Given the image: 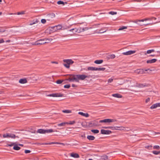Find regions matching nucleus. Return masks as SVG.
<instances>
[{"instance_id":"obj_1","label":"nucleus","mask_w":160,"mask_h":160,"mask_svg":"<svg viewBox=\"0 0 160 160\" xmlns=\"http://www.w3.org/2000/svg\"><path fill=\"white\" fill-rule=\"evenodd\" d=\"M135 83V84H132V87H137L139 88H143L144 87H147L148 86V84H147L146 83H138L137 82H135L134 80L131 81V83H132V82Z\"/></svg>"},{"instance_id":"obj_2","label":"nucleus","mask_w":160,"mask_h":160,"mask_svg":"<svg viewBox=\"0 0 160 160\" xmlns=\"http://www.w3.org/2000/svg\"><path fill=\"white\" fill-rule=\"evenodd\" d=\"M76 78L78 80V82H79V80H84L85 78H89L90 76V75H86L84 74H77L76 75Z\"/></svg>"},{"instance_id":"obj_3","label":"nucleus","mask_w":160,"mask_h":160,"mask_svg":"<svg viewBox=\"0 0 160 160\" xmlns=\"http://www.w3.org/2000/svg\"><path fill=\"white\" fill-rule=\"evenodd\" d=\"M88 29L89 28L87 27H85V28H73L69 30V31H71V30H75V32L80 33L81 32H84L85 31L87 30H88Z\"/></svg>"},{"instance_id":"obj_4","label":"nucleus","mask_w":160,"mask_h":160,"mask_svg":"<svg viewBox=\"0 0 160 160\" xmlns=\"http://www.w3.org/2000/svg\"><path fill=\"white\" fill-rule=\"evenodd\" d=\"M117 120L115 119H104L101 120L99 121L100 123H110L113 122L117 121Z\"/></svg>"},{"instance_id":"obj_5","label":"nucleus","mask_w":160,"mask_h":160,"mask_svg":"<svg viewBox=\"0 0 160 160\" xmlns=\"http://www.w3.org/2000/svg\"><path fill=\"white\" fill-rule=\"evenodd\" d=\"M70 77L66 79V80H68L70 82L75 81L76 82H78V80L76 77V75H70Z\"/></svg>"},{"instance_id":"obj_6","label":"nucleus","mask_w":160,"mask_h":160,"mask_svg":"<svg viewBox=\"0 0 160 160\" xmlns=\"http://www.w3.org/2000/svg\"><path fill=\"white\" fill-rule=\"evenodd\" d=\"M55 17V15L53 13L48 14L46 17V20L47 21H52L53 19Z\"/></svg>"},{"instance_id":"obj_7","label":"nucleus","mask_w":160,"mask_h":160,"mask_svg":"<svg viewBox=\"0 0 160 160\" xmlns=\"http://www.w3.org/2000/svg\"><path fill=\"white\" fill-rule=\"evenodd\" d=\"M62 28V26L60 25H58L57 26H56L51 28L52 30H51L52 32H55L58 30L61 29Z\"/></svg>"},{"instance_id":"obj_8","label":"nucleus","mask_w":160,"mask_h":160,"mask_svg":"<svg viewBox=\"0 0 160 160\" xmlns=\"http://www.w3.org/2000/svg\"><path fill=\"white\" fill-rule=\"evenodd\" d=\"M48 97H62L63 96V94L60 93H53L47 95Z\"/></svg>"},{"instance_id":"obj_9","label":"nucleus","mask_w":160,"mask_h":160,"mask_svg":"<svg viewBox=\"0 0 160 160\" xmlns=\"http://www.w3.org/2000/svg\"><path fill=\"white\" fill-rule=\"evenodd\" d=\"M136 51L135 50H130L127 52L122 53V54L125 55H129L135 53Z\"/></svg>"},{"instance_id":"obj_10","label":"nucleus","mask_w":160,"mask_h":160,"mask_svg":"<svg viewBox=\"0 0 160 160\" xmlns=\"http://www.w3.org/2000/svg\"><path fill=\"white\" fill-rule=\"evenodd\" d=\"M101 133L103 134H109L112 133L111 131L108 130L102 129L101 131Z\"/></svg>"},{"instance_id":"obj_11","label":"nucleus","mask_w":160,"mask_h":160,"mask_svg":"<svg viewBox=\"0 0 160 160\" xmlns=\"http://www.w3.org/2000/svg\"><path fill=\"white\" fill-rule=\"evenodd\" d=\"M63 61L64 62H65L69 65L72 64L74 62L71 59H64Z\"/></svg>"},{"instance_id":"obj_12","label":"nucleus","mask_w":160,"mask_h":160,"mask_svg":"<svg viewBox=\"0 0 160 160\" xmlns=\"http://www.w3.org/2000/svg\"><path fill=\"white\" fill-rule=\"evenodd\" d=\"M70 156L74 158H79V155L77 153H72L70 154Z\"/></svg>"},{"instance_id":"obj_13","label":"nucleus","mask_w":160,"mask_h":160,"mask_svg":"<svg viewBox=\"0 0 160 160\" xmlns=\"http://www.w3.org/2000/svg\"><path fill=\"white\" fill-rule=\"evenodd\" d=\"M160 107V103H156L152 105L150 107L152 109H154L158 107Z\"/></svg>"},{"instance_id":"obj_14","label":"nucleus","mask_w":160,"mask_h":160,"mask_svg":"<svg viewBox=\"0 0 160 160\" xmlns=\"http://www.w3.org/2000/svg\"><path fill=\"white\" fill-rule=\"evenodd\" d=\"M135 72L138 74H141L145 73L144 70L142 69H138L135 71Z\"/></svg>"},{"instance_id":"obj_15","label":"nucleus","mask_w":160,"mask_h":160,"mask_svg":"<svg viewBox=\"0 0 160 160\" xmlns=\"http://www.w3.org/2000/svg\"><path fill=\"white\" fill-rule=\"evenodd\" d=\"M38 42V45H41L48 42H44L43 39H40L37 41Z\"/></svg>"},{"instance_id":"obj_16","label":"nucleus","mask_w":160,"mask_h":160,"mask_svg":"<svg viewBox=\"0 0 160 160\" xmlns=\"http://www.w3.org/2000/svg\"><path fill=\"white\" fill-rule=\"evenodd\" d=\"M19 82L22 84H24L27 82V80L26 78L21 79L19 80Z\"/></svg>"},{"instance_id":"obj_17","label":"nucleus","mask_w":160,"mask_h":160,"mask_svg":"<svg viewBox=\"0 0 160 160\" xmlns=\"http://www.w3.org/2000/svg\"><path fill=\"white\" fill-rule=\"evenodd\" d=\"M37 132L41 134H45V130L42 129H39L37 130Z\"/></svg>"},{"instance_id":"obj_18","label":"nucleus","mask_w":160,"mask_h":160,"mask_svg":"<svg viewBox=\"0 0 160 160\" xmlns=\"http://www.w3.org/2000/svg\"><path fill=\"white\" fill-rule=\"evenodd\" d=\"M157 61V59H153L151 60H148L147 61V62L148 63H152L155 62Z\"/></svg>"},{"instance_id":"obj_19","label":"nucleus","mask_w":160,"mask_h":160,"mask_svg":"<svg viewBox=\"0 0 160 160\" xmlns=\"http://www.w3.org/2000/svg\"><path fill=\"white\" fill-rule=\"evenodd\" d=\"M78 114L86 117H88L89 116V114L88 113H84L82 112H79Z\"/></svg>"},{"instance_id":"obj_20","label":"nucleus","mask_w":160,"mask_h":160,"mask_svg":"<svg viewBox=\"0 0 160 160\" xmlns=\"http://www.w3.org/2000/svg\"><path fill=\"white\" fill-rule=\"evenodd\" d=\"M96 68L92 67H89L87 69L88 71H96Z\"/></svg>"},{"instance_id":"obj_21","label":"nucleus","mask_w":160,"mask_h":160,"mask_svg":"<svg viewBox=\"0 0 160 160\" xmlns=\"http://www.w3.org/2000/svg\"><path fill=\"white\" fill-rule=\"evenodd\" d=\"M112 96L116 98H121L122 97L121 95L118 93L113 94L112 95Z\"/></svg>"},{"instance_id":"obj_22","label":"nucleus","mask_w":160,"mask_h":160,"mask_svg":"<svg viewBox=\"0 0 160 160\" xmlns=\"http://www.w3.org/2000/svg\"><path fill=\"white\" fill-rule=\"evenodd\" d=\"M43 40L44 42H46V43H48L51 41L52 39V38H45L43 39Z\"/></svg>"},{"instance_id":"obj_23","label":"nucleus","mask_w":160,"mask_h":160,"mask_svg":"<svg viewBox=\"0 0 160 160\" xmlns=\"http://www.w3.org/2000/svg\"><path fill=\"white\" fill-rule=\"evenodd\" d=\"M87 138L90 140H93L95 138L92 136H88L87 137Z\"/></svg>"},{"instance_id":"obj_24","label":"nucleus","mask_w":160,"mask_h":160,"mask_svg":"<svg viewBox=\"0 0 160 160\" xmlns=\"http://www.w3.org/2000/svg\"><path fill=\"white\" fill-rule=\"evenodd\" d=\"M115 57V56L114 54H110L109 55L108 57V59H113Z\"/></svg>"},{"instance_id":"obj_25","label":"nucleus","mask_w":160,"mask_h":160,"mask_svg":"<svg viewBox=\"0 0 160 160\" xmlns=\"http://www.w3.org/2000/svg\"><path fill=\"white\" fill-rule=\"evenodd\" d=\"M103 62V60H95L94 62L95 63L97 64H99L102 63Z\"/></svg>"},{"instance_id":"obj_26","label":"nucleus","mask_w":160,"mask_h":160,"mask_svg":"<svg viewBox=\"0 0 160 160\" xmlns=\"http://www.w3.org/2000/svg\"><path fill=\"white\" fill-rule=\"evenodd\" d=\"M13 149L15 150H18L20 149V148L15 144L13 147Z\"/></svg>"},{"instance_id":"obj_27","label":"nucleus","mask_w":160,"mask_h":160,"mask_svg":"<svg viewBox=\"0 0 160 160\" xmlns=\"http://www.w3.org/2000/svg\"><path fill=\"white\" fill-rule=\"evenodd\" d=\"M17 137L18 138V136H16L14 134L12 133H9V138H15Z\"/></svg>"},{"instance_id":"obj_28","label":"nucleus","mask_w":160,"mask_h":160,"mask_svg":"<svg viewBox=\"0 0 160 160\" xmlns=\"http://www.w3.org/2000/svg\"><path fill=\"white\" fill-rule=\"evenodd\" d=\"M68 124L67 122H63L60 123L58 124L57 125L59 127L63 126L65 125L66 124Z\"/></svg>"},{"instance_id":"obj_29","label":"nucleus","mask_w":160,"mask_h":160,"mask_svg":"<svg viewBox=\"0 0 160 160\" xmlns=\"http://www.w3.org/2000/svg\"><path fill=\"white\" fill-rule=\"evenodd\" d=\"M138 20H135V21H132V22H134V23H137L138 24V25H139L141 26H142L143 25V24H140V23H138V22H139ZM149 23H146V24H144V25H147L148 24H149Z\"/></svg>"},{"instance_id":"obj_30","label":"nucleus","mask_w":160,"mask_h":160,"mask_svg":"<svg viewBox=\"0 0 160 160\" xmlns=\"http://www.w3.org/2000/svg\"><path fill=\"white\" fill-rule=\"evenodd\" d=\"M38 21L36 19L35 21L33 20V21H32L29 24L30 25H32L36 23H38Z\"/></svg>"},{"instance_id":"obj_31","label":"nucleus","mask_w":160,"mask_h":160,"mask_svg":"<svg viewBox=\"0 0 160 160\" xmlns=\"http://www.w3.org/2000/svg\"><path fill=\"white\" fill-rule=\"evenodd\" d=\"M57 4L59 5V4H62L63 5H65V4H67V2H64L62 1H59L57 2Z\"/></svg>"},{"instance_id":"obj_32","label":"nucleus","mask_w":160,"mask_h":160,"mask_svg":"<svg viewBox=\"0 0 160 160\" xmlns=\"http://www.w3.org/2000/svg\"><path fill=\"white\" fill-rule=\"evenodd\" d=\"M105 69L104 68H96V71H104Z\"/></svg>"},{"instance_id":"obj_33","label":"nucleus","mask_w":160,"mask_h":160,"mask_svg":"<svg viewBox=\"0 0 160 160\" xmlns=\"http://www.w3.org/2000/svg\"><path fill=\"white\" fill-rule=\"evenodd\" d=\"M154 49L148 50L147 51V52L145 54L146 55L147 54H150L152 52H154Z\"/></svg>"},{"instance_id":"obj_34","label":"nucleus","mask_w":160,"mask_h":160,"mask_svg":"<svg viewBox=\"0 0 160 160\" xmlns=\"http://www.w3.org/2000/svg\"><path fill=\"white\" fill-rule=\"evenodd\" d=\"M53 130L52 129H49L45 130V133H51L53 132Z\"/></svg>"},{"instance_id":"obj_35","label":"nucleus","mask_w":160,"mask_h":160,"mask_svg":"<svg viewBox=\"0 0 160 160\" xmlns=\"http://www.w3.org/2000/svg\"><path fill=\"white\" fill-rule=\"evenodd\" d=\"M115 127H103L102 128L106 129L109 128L112 130H115Z\"/></svg>"},{"instance_id":"obj_36","label":"nucleus","mask_w":160,"mask_h":160,"mask_svg":"<svg viewBox=\"0 0 160 160\" xmlns=\"http://www.w3.org/2000/svg\"><path fill=\"white\" fill-rule=\"evenodd\" d=\"M91 131L94 133H98L99 132V131L98 130H97V129H93V130H91Z\"/></svg>"},{"instance_id":"obj_37","label":"nucleus","mask_w":160,"mask_h":160,"mask_svg":"<svg viewBox=\"0 0 160 160\" xmlns=\"http://www.w3.org/2000/svg\"><path fill=\"white\" fill-rule=\"evenodd\" d=\"M152 20V18H146L144 19H142L141 20H139L138 21H139V22H144V21H146L147 20Z\"/></svg>"},{"instance_id":"obj_38","label":"nucleus","mask_w":160,"mask_h":160,"mask_svg":"<svg viewBox=\"0 0 160 160\" xmlns=\"http://www.w3.org/2000/svg\"><path fill=\"white\" fill-rule=\"evenodd\" d=\"M62 112L65 113H70L71 112V111L68 110H65L62 111Z\"/></svg>"},{"instance_id":"obj_39","label":"nucleus","mask_w":160,"mask_h":160,"mask_svg":"<svg viewBox=\"0 0 160 160\" xmlns=\"http://www.w3.org/2000/svg\"><path fill=\"white\" fill-rule=\"evenodd\" d=\"M118 130H124V129L126 128H125L124 127H118Z\"/></svg>"},{"instance_id":"obj_40","label":"nucleus","mask_w":160,"mask_h":160,"mask_svg":"<svg viewBox=\"0 0 160 160\" xmlns=\"http://www.w3.org/2000/svg\"><path fill=\"white\" fill-rule=\"evenodd\" d=\"M9 133H6V134H4L3 135V137L4 138H9Z\"/></svg>"},{"instance_id":"obj_41","label":"nucleus","mask_w":160,"mask_h":160,"mask_svg":"<svg viewBox=\"0 0 160 160\" xmlns=\"http://www.w3.org/2000/svg\"><path fill=\"white\" fill-rule=\"evenodd\" d=\"M127 28V27L125 26H123L120 28L118 30L119 31L122 30L124 29H126Z\"/></svg>"},{"instance_id":"obj_42","label":"nucleus","mask_w":160,"mask_h":160,"mask_svg":"<svg viewBox=\"0 0 160 160\" xmlns=\"http://www.w3.org/2000/svg\"><path fill=\"white\" fill-rule=\"evenodd\" d=\"M108 159V157L107 156H104L102 157L101 159L102 160H105Z\"/></svg>"},{"instance_id":"obj_43","label":"nucleus","mask_w":160,"mask_h":160,"mask_svg":"<svg viewBox=\"0 0 160 160\" xmlns=\"http://www.w3.org/2000/svg\"><path fill=\"white\" fill-rule=\"evenodd\" d=\"M108 13L109 14H111L112 15H114L116 14H117V12H116L111 11V12H109Z\"/></svg>"},{"instance_id":"obj_44","label":"nucleus","mask_w":160,"mask_h":160,"mask_svg":"<svg viewBox=\"0 0 160 160\" xmlns=\"http://www.w3.org/2000/svg\"><path fill=\"white\" fill-rule=\"evenodd\" d=\"M152 152L153 154L155 155H158L160 153V151H153Z\"/></svg>"},{"instance_id":"obj_45","label":"nucleus","mask_w":160,"mask_h":160,"mask_svg":"<svg viewBox=\"0 0 160 160\" xmlns=\"http://www.w3.org/2000/svg\"><path fill=\"white\" fill-rule=\"evenodd\" d=\"M63 80H58L56 82L58 84H61V83L63 82Z\"/></svg>"},{"instance_id":"obj_46","label":"nucleus","mask_w":160,"mask_h":160,"mask_svg":"<svg viewBox=\"0 0 160 160\" xmlns=\"http://www.w3.org/2000/svg\"><path fill=\"white\" fill-rule=\"evenodd\" d=\"M25 13V11H23L21 12H19L17 13V14L18 15H21V14H24Z\"/></svg>"},{"instance_id":"obj_47","label":"nucleus","mask_w":160,"mask_h":160,"mask_svg":"<svg viewBox=\"0 0 160 160\" xmlns=\"http://www.w3.org/2000/svg\"><path fill=\"white\" fill-rule=\"evenodd\" d=\"M153 148L154 149H160V147L159 146L156 145L153 147Z\"/></svg>"},{"instance_id":"obj_48","label":"nucleus","mask_w":160,"mask_h":160,"mask_svg":"<svg viewBox=\"0 0 160 160\" xmlns=\"http://www.w3.org/2000/svg\"><path fill=\"white\" fill-rule=\"evenodd\" d=\"M64 66L66 68H70V66L68 64H63Z\"/></svg>"},{"instance_id":"obj_49","label":"nucleus","mask_w":160,"mask_h":160,"mask_svg":"<svg viewBox=\"0 0 160 160\" xmlns=\"http://www.w3.org/2000/svg\"><path fill=\"white\" fill-rule=\"evenodd\" d=\"M70 87V84L68 85H66L64 86V87L65 88H69Z\"/></svg>"},{"instance_id":"obj_50","label":"nucleus","mask_w":160,"mask_h":160,"mask_svg":"<svg viewBox=\"0 0 160 160\" xmlns=\"http://www.w3.org/2000/svg\"><path fill=\"white\" fill-rule=\"evenodd\" d=\"M46 20L44 19H42L41 20V22L42 23H45L46 22Z\"/></svg>"},{"instance_id":"obj_51","label":"nucleus","mask_w":160,"mask_h":160,"mask_svg":"<svg viewBox=\"0 0 160 160\" xmlns=\"http://www.w3.org/2000/svg\"><path fill=\"white\" fill-rule=\"evenodd\" d=\"M75 123V122L74 121H70L69 123H68V124L72 125V124H73Z\"/></svg>"},{"instance_id":"obj_52","label":"nucleus","mask_w":160,"mask_h":160,"mask_svg":"<svg viewBox=\"0 0 160 160\" xmlns=\"http://www.w3.org/2000/svg\"><path fill=\"white\" fill-rule=\"evenodd\" d=\"M31 151L29 150H25V152L26 153H29L31 152Z\"/></svg>"},{"instance_id":"obj_53","label":"nucleus","mask_w":160,"mask_h":160,"mask_svg":"<svg viewBox=\"0 0 160 160\" xmlns=\"http://www.w3.org/2000/svg\"><path fill=\"white\" fill-rule=\"evenodd\" d=\"M38 42L36 41L35 42L32 43V45H38Z\"/></svg>"},{"instance_id":"obj_54","label":"nucleus","mask_w":160,"mask_h":160,"mask_svg":"<svg viewBox=\"0 0 160 160\" xmlns=\"http://www.w3.org/2000/svg\"><path fill=\"white\" fill-rule=\"evenodd\" d=\"M113 80V79H112V78L109 79L108 80V82H112Z\"/></svg>"},{"instance_id":"obj_55","label":"nucleus","mask_w":160,"mask_h":160,"mask_svg":"<svg viewBox=\"0 0 160 160\" xmlns=\"http://www.w3.org/2000/svg\"><path fill=\"white\" fill-rule=\"evenodd\" d=\"M160 134V132H152V134L154 135H155V134Z\"/></svg>"},{"instance_id":"obj_56","label":"nucleus","mask_w":160,"mask_h":160,"mask_svg":"<svg viewBox=\"0 0 160 160\" xmlns=\"http://www.w3.org/2000/svg\"><path fill=\"white\" fill-rule=\"evenodd\" d=\"M152 147V146L151 145L150 146H146L145 147L146 148H147L149 149H150V148Z\"/></svg>"},{"instance_id":"obj_57","label":"nucleus","mask_w":160,"mask_h":160,"mask_svg":"<svg viewBox=\"0 0 160 160\" xmlns=\"http://www.w3.org/2000/svg\"><path fill=\"white\" fill-rule=\"evenodd\" d=\"M16 144L15 143H11V144H9L8 145V146H12L13 145H14H14Z\"/></svg>"},{"instance_id":"obj_58","label":"nucleus","mask_w":160,"mask_h":160,"mask_svg":"<svg viewBox=\"0 0 160 160\" xmlns=\"http://www.w3.org/2000/svg\"><path fill=\"white\" fill-rule=\"evenodd\" d=\"M106 31V30H105V31H101V32H97L96 33H104V32H105Z\"/></svg>"},{"instance_id":"obj_59","label":"nucleus","mask_w":160,"mask_h":160,"mask_svg":"<svg viewBox=\"0 0 160 160\" xmlns=\"http://www.w3.org/2000/svg\"><path fill=\"white\" fill-rule=\"evenodd\" d=\"M150 99L149 98H148L146 100V103L148 102H149L150 101Z\"/></svg>"},{"instance_id":"obj_60","label":"nucleus","mask_w":160,"mask_h":160,"mask_svg":"<svg viewBox=\"0 0 160 160\" xmlns=\"http://www.w3.org/2000/svg\"><path fill=\"white\" fill-rule=\"evenodd\" d=\"M56 144H60V145H65L63 143H59V142H56Z\"/></svg>"},{"instance_id":"obj_61","label":"nucleus","mask_w":160,"mask_h":160,"mask_svg":"<svg viewBox=\"0 0 160 160\" xmlns=\"http://www.w3.org/2000/svg\"><path fill=\"white\" fill-rule=\"evenodd\" d=\"M4 42V40L3 39H2L0 40V43L3 42Z\"/></svg>"},{"instance_id":"obj_62","label":"nucleus","mask_w":160,"mask_h":160,"mask_svg":"<svg viewBox=\"0 0 160 160\" xmlns=\"http://www.w3.org/2000/svg\"><path fill=\"white\" fill-rule=\"evenodd\" d=\"M51 63H55V64H58V62H54V61L52 62Z\"/></svg>"},{"instance_id":"obj_63","label":"nucleus","mask_w":160,"mask_h":160,"mask_svg":"<svg viewBox=\"0 0 160 160\" xmlns=\"http://www.w3.org/2000/svg\"><path fill=\"white\" fill-rule=\"evenodd\" d=\"M49 143H43L42 144V145H49Z\"/></svg>"},{"instance_id":"obj_64","label":"nucleus","mask_w":160,"mask_h":160,"mask_svg":"<svg viewBox=\"0 0 160 160\" xmlns=\"http://www.w3.org/2000/svg\"><path fill=\"white\" fill-rule=\"evenodd\" d=\"M72 86L73 87H77L76 85H75V84H72Z\"/></svg>"}]
</instances>
